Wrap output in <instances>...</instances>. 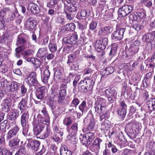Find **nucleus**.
<instances>
[{
  "label": "nucleus",
  "mask_w": 155,
  "mask_h": 155,
  "mask_svg": "<svg viewBox=\"0 0 155 155\" xmlns=\"http://www.w3.org/2000/svg\"><path fill=\"white\" fill-rule=\"evenodd\" d=\"M79 109L81 112V113H77L78 116L80 117L83 114H85L88 110V108L86 102L85 101H83L79 106Z\"/></svg>",
  "instance_id": "obj_8"
},
{
  "label": "nucleus",
  "mask_w": 155,
  "mask_h": 155,
  "mask_svg": "<svg viewBox=\"0 0 155 155\" xmlns=\"http://www.w3.org/2000/svg\"><path fill=\"white\" fill-rule=\"evenodd\" d=\"M37 120L38 123H42L46 125H48L50 123V118L43 117L40 114L37 116Z\"/></svg>",
  "instance_id": "obj_17"
},
{
  "label": "nucleus",
  "mask_w": 155,
  "mask_h": 155,
  "mask_svg": "<svg viewBox=\"0 0 155 155\" xmlns=\"http://www.w3.org/2000/svg\"><path fill=\"white\" fill-rule=\"evenodd\" d=\"M155 38V31L148 33L142 36V39H154Z\"/></svg>",
  "instance_id": "obj_42"
},
{
  "label": "nucleus",
  "mask_w": 155,
  "mask_h": 155,
  "mask_svg": "<svg viewBox=\"0 0 155 155\" xmlns=\"http://www.w3.org/2000/svg\"><path fill=\"white\" fill-rule=\"evenodd\" d=\"M118 46L117 45L115 44H114L112 46L109 54V56L111 58L113 57L116 55Z\"/></svg>",
  "instance_id": "obj_32"
},
{
  "label": "nucleus",
  "mask_w": 155,
  "mask_h": 155,
  "mask_svg": "<svg viewBox=\"0 0 155 155\" xmlns=\"http://www.w3.org/2000/svg\"><path fill=\"white\" fill-rule=\"evenodd\" d=\"M112 31V30L110 26H106L99 30V33L102 35L106 36L110 33Z\"/></svg>",
  "instance_id": "obj_20"
},
{
  "label": "nucleus",
  "mask_w": 155,
  "mask_h": 155,
  "mask_svg": "<svg viewBox=\"0 0 155 155\" xmlns=\"http://www.w3.org/2000/svg\"><path fill=\"white\" fill-rule=\"evenodd\" d=\"M127 110H124L118 108L117 110V112L120 118H123L126 116Z\"/></svg>",
  "instance_id": "obj_37"
},
{
  "label": "nucleus",
  "mask_w": 155,
  "mask_h": 155,
  "mask_svg": "<svg viewBox=\"0 0 155 155\" xmlns=\"http://www.w3.org/2000/svg\"><path fill=\"white\" fill-rule=\"evenodd\" d=\"M19 111L16 109H12L8 116V119L11 120H14L18 117Z\"/></svg>",
  "instance_id": "obj_15"
},
{
  "label": "nucleus",
  "mask_w": 155,
  "mask_h": 155,
  "mask_svg": "<svg viewBox=\"0 0 155 155\" xmlns=\"http://www.w3.org/2000/svg\"><path fill=\"white\" fill-rule=\"evenodd\" d=\"M48 54V49L47 48H40L37 53L38 58H42Z\"/></svg>",
  "instance_id": "obj_24"
},
{
  "label": "nucleus",
  "mask_w": 155,
  "mask_h": 155,
  "mask_svg": "<svg viewBox=\"0 0 155 155\" xmlns=\"http://www.w3.org/2000/svg\"><path fill=\"white\" fill-rule=\"evenodd\" d=\"M19 130V127L16 124L13 128L10 130L6 134L7 140H9L14 136H16Z\"/></svg>",
  "instance_id": "obj_7"
},
{
  "label": "nucleus",
  "mask_w": 155,
  "mask_h": 155,
  "mask_svg": "<svg viewBox=\"0 0 155 155\" xmlns=\"http://www.w3.org/2000/svg\"><path fill=\"white\" fill-rule=\"evenodd\" d=\"M50 72L48 69H45L43 75L41 76L42 81L44 83L47 82L50 75Z\"/></svg>",
  "instance_id": "obj_29"
},
{
  "label": "nucleus",
  "mask_w": 155,
  "mask_h": 155,
  "mask_svg": "<svg viewBox=\"0 0 155 155\" xmlns=\"http://www.w3.org/2000/svg\"><path fill=\"white\" fill-rule=\"evenodd\" d=\"M80 138L83 144L89 145L94 139V134L91 132H88L84 135H81Z\"/></svg>",
  "instance_id": "obj_1"
},
{
  "label": "nucleus",
  "mask_w": 155,
  "mask_h": 155,
  "mask_svg": "<svg viewBox=\"0 0 155 155\" xmlns=\"http://www.w3.org/2000/svg\"><path fill=\"white\" fill-rule=\"evenodd\" d=\"M10 10L9 8H2L0 11V16L2 19H1V22L2 23H4V18L5 16L6 13Z\"/></svg>",
  "instance_id": "obj_27"
},
{
  "label": "nucleus",
  "mask_w": 155,
  "mask_h": 155,
  "mask_svg": "<svg viewBox=\"0 0 155 155\" xmlns=\"http://www.w3.org/2000/svg\"><path fill=\"white\" fill-rule=\"evenodd\" d=\"M95 124V120L93 118H92L90 120V122H89L88 126L86 128L87 130L89 131L92 130L93 129Z\"/></svg>",
  "instance_id": "obj_45"
},
{
  "label": "nucleus",
  "mask_w": 155,
  "mask_h": 155,
  "mask_svg": "<svg viewBox=\"0 0 155 155\" xmlns=\"http://www.w3.org/2000/svg\"><path fill=\"white\" fill-rule=\"evenodd\" d=\"M56 101L54 100H50L49 99L48 104L49 107L53 110L56 107Z\"/></svg>",
  "instance_id": "obj_53"
},
{
  "label": "nucleus",
  "mask_w": 155,
  "mask_h": 155,
  "mask_svg": "<svg viewBox=\"0 0 155 155\" xmlns=\"http://www.w3.org/2000/svg\"><path fill=\"white\" fill-rule=\"evenodd\" d=\"M28 143L27 146L29 148L35 151L39 149L40 145V142L36 140H32L30 138L27 139Z\"/></svg>",
  "instance_id": "obj_6"
},
{
  "label": "nucleus",
  "mask_w": 155,
  "mask_h": 155,
  "mask_svg": "<svg viewBox=\"0 0 155 155\" xmlns=\"http://www.w3.org/2000/svg\"><path fill=\"white\" fill-rule=\"evenodd\" d=\"M107 146L108 148H111V150L113 153H115L117 151L120 152V151L116 148V146L112 144L110 142L109 143L107 144Z\"/></svg>",
  "instance_id": "obj_46"
},
{
  "label": "nucleus",
  "mask_w": 155,
  "mask_h": 155,
  "mask_svg": "<svg viewBox=\"0 0 155 155\" xmlns=\"http://www.w3.org/2000/svg\"><path fill=\"white\" fill-rule=\"evenodd\" d=\"M33 131L34 134L36 136L40 134L44 127V125L41 124H36L33 123Z\"/></svg>",
  "instance_id": "obj_9"
},
{
  "label": "nucleus",
  "mask_w": 155,
  "mask_h": 155,
  "mask_svg": "<svg viewBox=\"0 0 155 155\" xmlns=\"http://www.w3.org/2000/svg\"><path fill=\"white\" fill-rule=\"evenodd\" d=\"M29 119V114L28 112L23 113L21 117V123L22 127L26 126Z\"/></svg>",
  "instance_id": "obj_18"
},
{
  "label": "nucleus",
  "mask_w": 155,
  "mask_h": 155,
  "mask_svg": "<svg viewBox=\"0 0 155 155\" xmlns=\"http://www.w3.org/2000/svg\"><path fill=\"white\" fill-rule=\"evenodd\" d=\"M52 43V41H50L48 47L50 51L52 52H54L57 50V46L56 44Z\"/></svg>",
  "instance_id": "obj_41"
},
{
  "label": "nucleus",
  "mask_w": 155,
  "mask_h": 155,
  "mask_svg": "<svg viewBox=\"0 0 155 155\" xmlns=\"http://www.w3.org/2000/svg\"><path fill=\"white\" fill-rule=\"evenodd\" d=\"M154 6H152L153 4L151 1H149L147 2L145 6L148 8L151 11H154L155 9V4H153Z\"/></svg>",
  "instance_id": "obj_56"
},
{
  "label": "nucleus",
  "mask_w": 155,
  "mask_h": 155,
  "mask_svg": "<svg viewBox=\"0 0 155 155\" xmlns=\"http://www.w3.org/2000/svg\"><path fill=\"white\" fill-rule=\"evenodd\" d=\"M26 82L31 86H38L39 85L36 78V74L34 72L31 73L28 75L26 78Z\"/></svg>",
  "instance_id": "obj_3"
},
{
  "label": "nucleus",
  "mask_w": 155,
  "mask_h": 155,
  "mask_svg": "<svg viewBox=\"0 0 155 155\" xmlns=\"http://www.w3.org/2000/svg\"><path fill=\"white\" fill-rule=\"evenodd\" d=\"M19 87L18 83L15 81L11 82L8 81V84L7 85V89L11 92H14L16 91Z\"/></svg>",
  "instance_id": "obj_16"
},
{
  "label": "nucleus",
  "mask_w": 155,
  "mask_h": 155,
  "mask_svg": "<svg viewBox=\"0 0 155 155\" xmlns=\"http://www.w3.org/2000/svg\"><path fill=\"white\" fill-rule=\"evenodd\" d=\"M66 9L70 12L75 13L77 10V8L73 4H68L67 6Z\"/></svg>",
  "instance_id": "obj_43"
},
{
  "label": "nucleus",
  "mask_w": 155,
  "mask_h": 155,
  "mask_svg": "<svg viewBox=\"0 0 155 155\" xmlns=\"http://www.w3.org/2000/svg\"><path fill=\"white\" fill-rule=\"evenodd\" d=\"M136 107L133 105L131 106L129 110V115L130 116H132L136 111Z\"/></svg>",
  "instance_id": "obj_62"
},
{
  "label": "nucleus",
  "mask_w": 155,
  "mask_h": 155,
  "mask_svg": "<svg viewBox=\"0 0 155 155\" xmlns=\"http://www.w3.org/2000/svg\"><path fill=\"white\" fill-rule=\"evenodd\" d=\"M24 49V48L23 46H20L17 48L15 49V56L17 58H19L20 56V52L22 51Z\"/></svg>",
  "instance_id": "obj_52"
},
{
  "label": "nucleus",
  "mask_w": 155,
  "mask_h": 155,
  "mask_svg": "<svg viewBox=\"0 0 155 155\" xmlns=\"http://www.w3.org/2000/svg\"><path fill=\"white\" fill-rule=\"evenodd\" d=\"M89 91L91 90L94 84V82L90 79H85L83 80Z\"/></svg>",
  "instance_id": "obj_22"
},
{
  "label": "nucleus",
  "mask_w": 155,
  "mask_h": 155,
  "mask_svg": "<svg viewBox=\"0 0 155 155\" xmlns=\"http://www.w3.org/2000/svg\"><path fill=\"white\" fill-rule=\"evenodd\" d=\"M149 109L151 111L155 110V98H153L151 101H148L147 102Z\"/></svg>",
  "instance_id": "obj_28"
},
{
  "label": "nucleus",
  "mask_w": 155,
  "mask_h": 155,
  "mask_svg": "<svg viewBox=\"0 0 155 155\" xmlns=\"http://www.w3.org/2000/svg\"><path fill=\"white\" fill-rule=\"evenodd\" d=\"M78 125L77 123L76 122L74 123L71 127V129H70L71 133L69 134H73L74 135L78 131Z\"/></svg>",
  "instance_id": "obj_38"
},
{
  "label": "nucleus",
  "mask_w": 155,
  "mask_h": 155,
  "mask_svg": "<svg viewBox=\"0 0 155 155\" xmlns=\"http://www.w3.org/2000/svg\"><path fill=\"white\" fill-rule=\"evenodd\" d=\"M58 102L59 104L65 105L67 104V101L65 97L59 96Z\"/></svg>",
  "instance_id": "obj_51"
},
{
  "label": "nucleus",
  "mask_w": 155,
  "mask_h": 155,
  "mask_svg": "<svg viewBox=\"0 0 155 155\" xmlns=\"http://www.w3.org/2000/svg\"><path fill=\"white\" fill-rule=\"evenodd\" d=\"M15 155H26L25 148L23 146H21Z\"/></svg>",
  "instance_id": "obj_47"
},
{
  "label": "nucleus",
  "mask_w": 155,
  "mask_h": 155,
  "mask_svg": "<svg viewBox=\"0 0 155 155\" xmlns=\"http://www.w3.org/2000/svg\"><path fill=\"white\" fill-rule=\"evenodd\" d=\"M133 7L131 5H125L120 7L118 10L119 14L121 17H125L131 12Z\"/></svg>",
  "instance_id": "obj_2"
},
{
  "label": "nucleus",
  "mask_w": 155,
  "mask_h": 155,
  "mask_svg": "<svg viewBox=\"0 0 155 155\" xmlns=\"http://www.w3.org/2000/svg\"><path fill=\"white\" fill-rule=\"evenodd\" d=\"M136 13L137 17V19L139 21L146 16L145 11L143 8L137 9Z\"/></svg>",
  "instance_id": "obj_21"
},
{
  "label": "nucleus",
  "mask_w": 155,
  "mask_h": 155,
  "mask_svg": "<svg viewBox=\"0 0 155 155\" xmlns=\"http://www.w3.org/2000/svg\"><path fill=\"white\" fill-rule=\"evenodd\" d=\"M115 69L111 66H109L106 68L102 71V74L104 75H107L113 73Z\"/></svg>",
  "instance_id": "obj_30"
},
{
  "label": "nucleus",
  "mask_w": 155,
  "mask_h": 155,
  "mask_svg": "<svg viewBox=\"0 0 155 155\" xmlns=\"http://www.w3.org/2000/svg\"><path fill=\"white\" fill-rule=\"evenodd\" d=\"M125 29L124 28H120L119 30L116 31L113 33L111 35L112 39H122L123 37Z\"/></svg>",
  "instance_id": "obj_10"
},
{
  "label": "nucleus",
  "mask_w": 155,
  "mask_h": 155,
  "mask_svg": "<svg viewBox=\"0 0 155 155\" xmlns=\"http://www.w3.org/2000/svg\"><path fill=\"white\" fill-rule=\"evenodd\" d=\"M60 152L61 155H71L72 154L71 152L68 150L67 147L64 145L61 146Z\"/></svg>",
  "instance_id": "obj_23"
},
{
  "label": "nucleus",
  "mask_w": 155,
  "mask_h": 155,
  "mask_svg": "<svg viewBox=\"0 0 155 155\" xmlns=\"http://www.w3.org/2000/svg\"><path fill=\"white\" fill-rule=\"evenodd\" d=\"M78 89L79 91L81 92H86L89 91L83 80L81 81L78 83Z\"/></svg>",
  "instance_id": "obj_25"
},
{
  "label": "nucleus",
  "mask_w": 155,
  "mask_h": 155,
  "mask_svg": "<svg viewBox=\"0 0 155 155\" xmlns=\"http://www.w3.org/2000/svg\"><path fill=\"white\" fill-rule=\"evenodd\" d=\"M109 120L104 119V120L102 122L101 125V129L102 130L107 131L110 127V124Z\"/></svg>",
  "instance_id": "obj_31"
},
{
  "label": "nucleus",
  "mask_w": 155,
  "mask_h": 155,
  "mask_svg": "<svg viewBox=\"0 0 155 155\" xmlns=\"http://www.w3.org/2000/svg\"><path fill=\"white\" fill-rule=\"evenodd\" d=\"M73 121V119L70 117H67L63 120V123L67 127V130L68 134L71 133V132L68 127L72 124Z\"/></svg>",
  "instance_id": "obj_19"
},
{
  "label": "nucleus",
  "mask_w": 155,
  "mask_h": 155,
  "mask_svg": "<svg viewBox=\"0 0 155 155\" xmlns=\"http://www.w3.org/2000/svg\"><path fill=\"white\" fill-rule=\"evenodd\" d=\"M8 151L5 147H0V155H6Z\"/></svg>",
  "instance_id": "obj_57"
},
{
  "label": "nucleus",
  "mask_w": 155,
  "mask_h": 155,
  "mask_svg": "<svg viewBox=\"0 0 155 155\" xmlns=\"http://www.w3.org/2000/svg\"><path fill=\"white\" fill-rule=\"evenodd\" d=\"M97 39L95 44V47L97 51L101 52L106 48L107 39Z\"/></svg>",
  "instance_id": "obj_5"
},
{
  "label": "nucleus",
  "mask_w": 155,
  "mask_h": 155,
  "mask_svg": "<svg viewBox=\"0 0 155 155\" xmlns=\"http://www.w3.org/2000/svg\"><path fill=\"white\" fill-rule=\"evenodd\" d=\"M139 46L138 45H134L132 46L130 49V55L133 56L137 53L139 50Z\"/></svg>",
  "instance_id": "obj_33"
},
{
  "label": "nucleus",
  "mask_w": 155,
  "mask_h": 155,
  "mask_svg": "<svg viewBox=\"0 0 155 155\" xmlns=\"http://www.w3.org/2000/svg\"><path fill=\"white\" fill-rule=\"evenodd\" d=\"M68 60L67 62H75L77 60L76 54L75 52L69 54L68 56Z\"/></svg>",
  "instance_id": "obj_39"
},
{
  "label": "nucleus",
  "mask_w": 155,
  "mask_h": 155,
  "mask_svg": "<svg viewBox=\"0 0 155 155\" xmlns=\"http://www.w3.org/2000/svg\"><path fill=\"white\" fill-rule=\"evenodd\" d=\"M50 131L51 129L50 127L47 126L45 132L42 136V138L44 139L48 137L50 135Z\"/></svg>",
  "instance_id": "obj_48"
},
{
  "label": "nucleus",
  "mask_w": 155,
  "mask_h": 155,
  "mask_svg": "<svg viewBox=\"0 0 155 155\" xmlns=\"http://www.w3.org/2000/svg\"><path fill=\"white\" fill-rule=\"evenodd\" d=\"M65 31H73L75 28V25L74 23L67 24L64 26Z\"/></svg>",
  "instance_id": "obj_40"
},
{
  "label": "nucleus",
  "mask_w": 155,
  "mask_h": 155,
  "mask_svg": "<svg viewBox=\"0 0 155 155\" xmlns=\"http://www.w3.org/2000/svg\"><path fill=\"white\" fill-rule=\"evenodd\" d=\"M105 92L107 97H115L117 94L116 91L113 88L106 89Z\"/></svg>",
  "instance_id": "obj_26"
},
{
  "label": "nucleus",
  "mask_w": 155,
  "mask_h": 155,
  "mask_svg": "<svg viewBox=\"0 0 155 155\" xmlns=\"http://www.w3.org/2000/svg\"><path fill=\"white\" fill-rule=\"evenodd\" d=\"M45 93V87L43 86L38 87L35 92V95L38 100H42Z\"/></svg>",
  "instance_id": "obj_11"
},
{
  "label": "nucleus",
  "mask_w": 155,
  "mask_h": 155,
  "mask_svg": "<svg viewBox=\"0 0 155 155\" xmlns=\"http://www.w3.org/2000/svg\"><path fill=\"white\" fill-rule=\"evenodd\" d=\"M51 92L49 97V99L50 100H54V98L57 96L58 94V89L56 88H52Z\"/></svg>",
  "instance_id": "obj_34"
},
{
  "label": "nucleus",
  "mask_w": 155,
  "mask_h": 155,
  "mask_svg": "<svg viewBox=\"0 0 155 155\" xmlns=\"http://www.w3.org/2000/svg\"><path fill=\"white\" fill-rule=\"evenodd\" d=\"M80 75H78L75 77L73 81V85L74 87V89H75L76 87L77 84L80 80Z\"/></svg>",
  "instance_id": "obj_61"
},
{
  "label": "nucleus",
  "mask_w": 155,
  "mask_h": 155,
  "mask_svg": "<svg viewBox=\"0 0 155 155\" xmlns=\"http://www.w3.org/2000/svg\"><path fill=\"white\" fill-rule=\"evenodd\" d=\"M9 140L8 145L11 149H15L19 145L20 139L18 138V136Z\"/></svg>",
  "instance_id": "obj_12"
},
{
  "label": "nucleus",
  "mask_w": 155,
  "mask_h": 155,
  "mask_svg": "<svg viewBox=\"0 0 155 155\" xmlns=\"http://www.w3.org/2000/svg\"><path fill=\"white\" fill-rule=\"evenodd\" d=\"M7 121L4 120L3 122L2 123L0 124V129L1 131L3 133H5L6 132V123Z\"/></svg>",
  "instance_id": "obj_58"
},
{
  "label": "nucleus",
  "mask_w": 155,
  "mask_h": 155,
  "mask_svg": "<svg viewBox=\"0 0 155 155\" xmlns=\"http://www.w3.org/2000/svg\"><path fill=\"white\" fill-rule=\"evenodd\" d=\"M100 147L96 145L93 143V144L90 147V149L93 152H95L97 155V153L99 152V150L100 149Z\"/></svg>",
  "instance_id": "obj_49"
},
{
  "label": "nucleus",
  "mask_w": 155,
  "mask_h": 155,
  "mask_svg": "<svg viewBox=\"0 0 155 155\" xmlns=\"http://www.w3.org/2000/svg\"><path fill=\"white\" fill-rule=\"evenodd\" d=\"M36 25V22L35 20L28 19L25 24V26L27 30L32 31L34 29Z\"/></svg>",
  "instance_id": "obj_14"
},
{
  "label": "nucleus",
  "mask_w": 155,
  "mask_h": 155,
  "mask_svg": "<svg viewBox=\"0 0 155 155\" xmlns=\"http://www.w3.org/2000/svg\"><path fill=\"white\" fill-rule=\"evenodd\" d=\"M80 102V101L78 98H74L71 103V107H75L76 108Z\"/></svg>",
  "instance_id": "obj_55"
},
{
  "label": "nucleus",
  "mask_w": 155,
  "mask_h": 155,
  "mask_svg": "<svg viewBox=\"0 0 155 155\" xmlns=\"http://www.w3.org/2000/svg\"><path fill=\"white\" fill-rule=\"evenodd\" d=\"M5 141L4 135H1L0 136V147H5Z\"/></svg>",
  "instance_id": "obj_60"
},
{
  "label": "nucleus",
  "mask_w": 155,
  "mask_h": 155,
  "mask_svg": "<svg viewBox=\"0 0 155 155\" xmlns=\"http://www.w3.org/2000/svg\"><path fill=\"white\" fill-rule=\"evenodd\" d=\"M22 127L23 130L22 134L23 135L26 137H30V134L28 132V130L29 129V124L26 125V126Z\"/></svg>",
  "instance_id": "obj_35"
},
{
  "label": "nucleus",
  "mask_w": 155,
  "mask_h": 155,
  "mask_svg": "<svg viewBox=\"0 0 155 155\" xmlns=\"http://www.w3.org/2000/svg\"><path fill=\"white\" fill-rule=\"evenodd\" d=\"M105 104L103 98H100L97 100L95 104L94 108L95 111L97 113H103L105 110Z\"/></svg>",
  "instance_id": "obj_4"
},
{
  "label": "nucleus",
  "mask_w": 155,
  "mask_h": 155,
  "mask_svg": "<svg viewBox=\"0 0 155 155\" xmlns=\"http://www.w3.org/2000/svg\"><path fill=\"white\" fill-rule=\"evenodd\" d=\"M129 19L130 21H139L137 19V17L136 15V13H132V14H130L129 16Z\"/></svg>",
  "instance_id": "obj_54"
},
{
  "label": "nucleus",
  "mask_w": 155,
  "mask_h": 155,
  "mask_svg": "<svg viewBox=\"0 0 155 155\" xmlns=\"http://www.w3.org/2000/svg\"><path fill=\"white\" fill-rule=\"evenodd\" d=\"M27 9L28 10H30L31 12L34 14H38L40 12L39 7L34 3L29 4L27 7Z\"/></svg>",
  "instance_id": "obj_13"
},
{
  "label": "nucleus",
  "mask_w": 155,
  "mask_h": 155,
  "mask_svg": "<svg viewBox=\"0 0 155 155\" xmlns=\"http://www.w3.org/2000/svg\"><path fill=\"white\" fill-rule=\"evenodd\" d=\"M137 132L135 130H130V131L127 133V135L131 139H134L136 138Z\"/></svg>",
  "instance_id": "obj_44"
},
{
  "label": "nucleus",
  "mask_w": 155,
  "mask_h": 155,
  "mask_svg": "<svg viewBox=\"0 0 155 155\" xmlns=\"http://www.w3.org/2000/svg\"><path fill=\"white\" fill-rule=\"evenodd\" d=\"M67 63L70 68L69 70L77 71L79 68L78 66L75 63V62H67Z\"/></svg>",
  "instance_id": "obj_36"
},
{
  "label": "nucleus",
  "mask_w": 155,
  "mask_h": 155,
  "mask_svg": "<svg viewBox=\"0 0 155 155\" xmlns=\"http://www.w3.org/2000/svg\"><path fill=\"white\" fill-rule=\"evenodd\" d=\"M150 81L145 79L143 81L141 85V87L144 88H146L149 85Z\"/></svg>",
  "instance_id": "obj_64"
},
{
  "label": "nucleus",
  "mask_w": 155,
  "mask_h": 155,
  "mask_svg": "<svg viewBox=\"0 0 155 155\" xmlns=\"http://www.w3.org/2000/svg\"><path fill=\"white\" fill-rule=\"evenodd\" d=\"M42 108L41 110V112L43 114V115L45 117L50 118L49 115L48 114V112L46 110V108L44 105H41Z\"/></svg>",
  "instance_id": "obj_50"
},
{
  "label": "nucleus",
  "mask_w": 155,
  "mask_h": 155,
  "mask_svg": "<svg viewBox=\"0 0 155 155\" xmlns=\"http://www.w3.org/2000/svg\"><path fill=\"white\" fill-rule=\"evenodd\" d=\"M89 13L88 12V11L85 10H81L80 12V16L82 18H85L87 16H89Z\"/></svg>",
  "instance_id": "obj_63"
},
{
  "label": "nucleus",
  "mask_w": 155,
  "mask_h": 155,
  "mask_svg": "<svg viewBox=\"0 0 155 155\" xmlns=\"http://www.w3.org/2000/svg\"><path fill=\"white\" fill-rule=\"evenodd\" d=\"M97 25L96 21H92L89 25V28L91 30H93L96 29Z\"/></svg>",
  "instance_id": "obj_59"
}]
</instances>
